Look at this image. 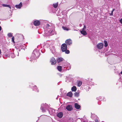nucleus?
Returning <instances> with one entry per match:
<instances>
[{"mask_svg":"<svg viewBox=\"0 0 122 122\" xmlns=\"http://www.w3.org/2000/svg\"><path fill=\"white\" fill-rule=\"evenodd\" d=\"M50 25L47 24L44 26L45 33L46 36L52 35L54 33V28L51 24Z\"/></svg>","mask_w":122,"mask_h":122,"instance_id":"nucleus-1","label":"nucleus"},{"mask_svg":"<svg viewBox=\"0 0 122 122\" xmlns=\"http://www.w3.org/2000/svg\"><path fill=\"white\" fill-rule=\"evenodd\" d=\"M40 54L39 51L36 49H35L33 52L30 58L34 60L36 58H38L39 57Z\"/></svg>","mask_w":122,"mask_h":122,"instance_id":"nucleus-2","label":"nucleus"},{"mask_svg":"<svg viewBox=\"0 0 122 122\" xmlns=\"http://www.w3.org/2000/svg\"><path fill=\"white\" fill-rule=\"evenodd\" d=\"M49 106L46 103L43 104L41 105V109L43 112H45L46 110L49 108Z\"/></svg>","mask_w":122,"mask_h":122,"instance_id":"nucleus-3","label":"nucleus"},{"mask_svg":"<svg viewBox=\"0 0 122 122\" xmlns=\"http://www.w3.org/2000/svg\"><path fill=\"white\" fill-rule=\"evenodd\" d=\"M61 48L62 51L64 52V51L67 49L66 44L65 43L63 44L61 46Z\"/></svg>","mask_w":122,"mask_h":122,"instance_id":"nucleus-4","label":"nucleus"},{"mask_svg":"<svg viewBox=\"0 0 122 122\" xmlns=\"http://www.w3.org/2000/svg\"><path fill=\"white\" fill-rule=\"evenodd\" d=\"M66 45H70L72 44V41L71 39H68L66 41Z\"/></svg>","mask_w":122,"mask_h":122,"instance_id":"nucleus-5","label":"nucleus"},{"mask_svg":"<svg viewBox=\"0 0 122 122\" xmlns=\"http://www.w3.org/2000/svg\"><path fill=\"white\" fill-rule=\"evenodd\" d=\"M34 24L36 26H39L40 24V22L39 20H36L34 21Z\"/></svg>","mask_w":122,"mask_h":122,"instance_id":"nucleus-6","label":"nucleus"},{"mask_svg":"<svg viewBox=\"0 0 122 122\" xmlns=\"http://www.w3.org/2000/svg\"><path fill=\"white\" fill-rule=\"evenodd\" d=\"M50 61L51 62V64L52 65H54L56 63V61L55 59L53 57L51 58Z\"/></svg>","mask_w":122,"mask_h":122,"instance_id":"nucleus-7","label":"nucleus"},{"mask_svg":"<svg viewBox=\"0 0 122 122\" xmlns=\"http://www.w3.org/2000/svg\"><path fill=\"white\" fill-rule=\"evenodd\" d=\"M66 108L69 111H70L72 109V106L69 105H68L66 107Z\"/></svg>","mask_w":122,"mask_h":122,"instance_id":"nucleus-8","label":"nucleus"},{"mask_svg":"<svg viewBox=\"0 0 122 122\" xmlns=\"http://www.w3.org/2000/svg\"><path fill=\"white\" fill-rule=\"evenodd\" d=\"M103 46V44L102 43H101L98 44L97 47L99 49H101L102 48Z\"/></svg>","mask_w":122,"mask_h":122,"instance_id":"nucleus-9","label":"nucleus"},{"mask_svg":"<svg viewBox=\"0 0 122 122\" xmlns=\"http://www.w3.org/2000/svg\"><path fill=\"white\" fill-rule=\"evenodd\" d=\"M64 60V59L61 57H58L57 59V61L58 63L63 61Z\"/></svg>","mask_w":122,"mask_h":122,"instance_id":"nucleus-10","label":"nucleus"},{"mask_svg":"<svg viewBox=\"0 0 122 122\" xmlns=\"http://www.w3.org/2000/svg\"><path fill=\"white\" fill-rule=\"evenodd\" d=\"M57 116L59 118H61L63 116V113L60 112L57 114Z\"/></svg>","mask_w":122,"mask_h":122,"instance_id":"nucleus-11","label":"nucleus"},{"mask_svg":"<svg viewBox=\"0 0 122 122\" xmlns=\"http://www.w3.org/2000/svg\"><path fill=\"white\" fill-rule=\"evenodd\" d=\"M75 107L77 109H80L81 107L77 103H76L74 104Z\"/></svg>","mask_w":122,"mask_h":122,"instance_id":"nucleus-12","label":"nucleus"},{"mask_svg":"<svg viewBox=\"0 0 122 122\" xmlns=\"http://www.w3.org/2000/svg\"><path fill=\"white\" fill-rule=\"evenodd\" d=\"M22 4L21 2H20V4L18 5H15V7L17 8L20 9V8L22 7Z\"/></svg>","mask_w":122,"mask_h":122,"instance_id":"nucleus-13","label":"nucleus"},{"mask_svg":"<svg viewBox=\"0 0 122 122\" xmlns=\"http://www.w3.org/2000/svg\"><path fill=\"white\" fill-rule=\"evenodd\" d=\"M72 94L71 92H70L68 93L67 94V96H69L70 97H71L72 96Z\"/></svg>","mask_w":122,"mask_h":122,"instance_id":"nucleus-14","label":"nucleus"},{"mask_svg":"<svg viewBox=\"0 0 122 122\" xmlns=\"http://www.w3.org/2000/svg\"><path fill=\"white\" fill-rule=\"evenodd\" d=\"M77 89V88L76 86H74L71 88V90L72 92H75Z\"/></svg>","mask_w":122,"mask_h":122,"instance_id":"nucleus-15","label":"nucleus"},{"mask_svg":"<svg viewBox=\"0 0 122 122\" xmlns=\"http://www.w3.org/2000/svg\"><path fill=\"white\" fill-rule=\"evenodd\" d=\"M82 82L81 81H78L77 82V86H78L79 87L82 84Z\"/></svg>","mask_w":122,"mask_h":122,"instance_id":"nucleus-16","label":"nucleus"},{"mask_svg":"<svg viewBox=\"0 0 122 122\" xmlns=\"http://www.w3.org/2000/svg\"><path fill=\"white\" fill-rule=\"evenodd\" d=\"M80 92L79 91H78L74 93L75 96L76 97H78L79 96V94Z\"/></svg>","mask_w":122,"mask_h":122,"instance_id":"nucleus-17","label":"nucleus"},{"mask_svg":"<svg viewBox=\"0 0 122 122\" xmlns=\"http://www.w3.org/2000/svg\"><path fill=\"white\" fill-rule=\"evenodd\" d=\"M81 34L84 35H85L87 34L86 32L85 31L83 30L81 31Z\"/></svg>","mask_w":122,"mask_h":122,"instance_id":"nucleus-18","label":"nucleus"},{"mask_svg":"<svg viewBox=\"0 0 122 122\" xmlns=\"http://www.w3.org/2000/svg\"><path fill=\"white\" fill-rule=\"evenodd\" d=\"M2 5L3 7H7L9 8L10 9H11L10 6L9 5L3 4Z\"/></svg>","mask_w":122,"mask_h":122,"instance_id":"nucleus-19","label":"nucleus"},{"mask_svg":"<svg viewBox=\"0 0 122 122\" xmlns=\"http://www.w3.org/2000/svg\"><path fill=\"white\" fill-rule=\"evenodd\" d=\"M58 70L59 71H61L62 70V67L61 66H58L57 67Z\"/></svg>","mask_w":122,"mask_h":122,"instance_id":"nucleus-20","label":"nucleus"},{"mask_svg":"<svg viewBox=\"0 0 122 122\" xmlns=\"http://www.w3.org/2000/svg\"><path fill=\"white\" fill-rule=\"evenodd\" d=\"M48 111L49 113L50 114H52V112H55V111L54 110H52V109H50Z\"/></svg>","mask_w":122,"mask_h":122,"instance_id":"nucleus-21","label":"nucleus"},{"mask_svg":"<svg viewBox=\"0 0 122 122\" xmlns=\"http://www.w3.org/2000/svg\"><path fill=\"white\" fill-rule=\"evenodd\" d=\"M10 56L12 58H14L15 57V55L14 53H12L10 54Z\"/></svg>","mask_w":122,"mask_h":122,"instance_id":"nucleus-22","label":"nucleus"},{"mask_svg":"<svg viewBox=\"0 0 122 122\" xmlns=\"http://www.w3.org/2000/svg\"><path fill=\"white\" fill-rule=\"evenodd\" d=\"M58 6V3H57L53 4V6L55 8H56Z\"/></svg>","mask_w":122,"mask_h":122,"instance_id":"nucleus-23","label":"nucleus"},{"mask_svg":"<svg viewBox=\"0 0 122 122\" xmlns=\"http://www.w3.org/2000/svg\"><path fill=\"white\" fill-rule=\"evenodd\" d=\"M104 43L105 44V47H107L108 45L107 42V41L105 40L104 41Z\"/></svg>","mask_w":122,"mask_h":122,"instance_id":"nucleus-24","label":"nucleus"},{"mask_svg":"<svg viewBox=\"0 0 122 122\" xmlns=\"http://www.w3.org/2000/svg\"><path fill=\"white\" fill-rule=\"evenodd\" d=\"M34 88L35 89H34V88L33 89V90H35V91H36V90L37 92H38L39 90L37 89V87L36 86H35Z\"/></svg>","mask_w":122,"mask_h":122,"instance_id":"nucleus-25","label":"nucleus"},{"mask_svg":"<svg viewBox=\"0 0 122 122\" xmlns=\"http://www.w3.org/2000/svg\"><path fill=\"white\" fill-rule=\"evenodd\" d=\"M64 52H65V53L66 54H68L70 53L69 51L68 50H67V49L66 50L64 51Z\"/></svg>","mask_w":122,"mask_h":122,"instance_id":"nucleus-26","label":"nucleus"},{"mask_svg":"<svg viewBox=\"0 0 122 122\" xmlns=\"http://www.w3.org/2000/svg\"><path fill=\"white\" fill-rule=\"evenodd\" d=\"M53 47V48H54V49L52 50L51 49H51H50V50H51V51L52 52V53H54L55 52V50L54 49V46H53L52 47Z\"/></svg>","mask_w":122,"mask_h":122,"instance_id":"nucleus-27","label":"nucleus"},{"mask_svg":"<svg viewBox=\"0 0 122 122\" xmlns=\"http://www.w3.org/2000/svg\"><path fill=\"white\" fill-rule=\"evenodd\" d=\"M71 67L70 66H69L66 67V69L69 70L71 69Z\"/></svg>","mask_w":122,"mask_h":122,"instance_id":"nucleus-28","label":"nucleus"},{"mask_svg":"<svg viewBox=\"0 0 122 122\" xmlns=\"http://www.w3.org/2000/svg\"><path fill=\"white\" fill-rule=\"evenodd\" d=\"M8 36L9 37H10L12 36V34L11 33H9L8 34Z\"/></svg>","mask_w":122,"mask_h":122,"instance_id":"nucleus-29","label":"nucleus"},{"mask_svg":"<svg viewBox=\"0 0 122 122\" xmlns=\"http://www.w3.org/2000/svg\"><path fill=\"white\" fill-rule=\"evenodd\" d=\"M62 28L63 29H64V30H68V29L66 28L65 27H64V26H62Z\"/></svg>","mask_w":122,"mask_h":122,"instance_id":"nucleus-30","label":"nucleus"},{"mask_svg":"<svg viewBox=\"0 0 122 122\" xmlns=\"http://www.w3.org/2000/svg\"><path fill=\"white\" fill-rule=\"evenodd\" d=\"M41 51L42 53H44L45 52V50L44 49H43L41 50Z\"/></svg>","mask_w":122,"mask_h":122,"instance_id":"nucleus-31","label":"nucleus"},{"mask_svg":"<svg viewBox=\"0 0 122 122\" xmlns=\"http://www.w3.org/2000/svg\"><path fill=\"white\" fill-rule=\"evenodd\" d=\"M14 37H12V41L14 43Z\"/></svg>","mask_w":122,"mask_h":122,"instance_id":"nucleus-32","label":"nucleus"},{"mask_svg":"<svg viewBox=\"0 0 122 122\" xmlns=\"http://www.w3.org/2000/svg\"><path fill=\"white\" fill-rule=\"evenodd\" d=\"M41 47H42V46L41 45H39V46H37V48L38 49H40L41 48Z\"/></svg>","mask_w":122,"mask_h":122,"instance_id":"nucleus-33","label":"nucleus"},{"mask_svg":"<svg viewBox=\"0 0 122 122\" xmlns=\"http://www.w3.org/2000/svg\"><path fill=\"white\" fill-rule=\"evenodd\" d=\"M113 12L112 11L111 12L110 14V15L111 16H112L113 15Z\"/></svg>","mask_w":122,"mask_h":122,"instance_id":"nucleus-34","label":"nucleus"},{"mask_svg":"<svg viewBox=\"0 0 122 122\" xmlns=\"http://www.w3.org/2000/svg\"><path fill=\"white\" fill-rule=\"evenodd\" d=\"M95 122H99V121L98 119H96L95 120Z\"/></svg>","mask_w":122,"mask_h":122,"instance_id":"nucleus-35","label":"nucleus"},{"mask_svg":"<svg viewBox=\"0 0 122 122\" xmlns=\"http://www.w3.org/2000/svg\"><path fill=\"white\" fill-rule=\"evenodd\" d=\"M120 22L122 24V18H121L120 20H119Z\"/></svg>","mask_w":122,"mask_h":122,"instance_id":"nucleus-36","label":"nucleus"},{"mask_svg":"<svg viewBox=\"0 0 122 122\" xmlns=\"http://www.w3.org/2000/svg\"><path fill=\"white\" fill-rule=\"evenodd\" d=\"M93 114H92L91 116V118H93Z\"/></svg>","mask_w":122,"mask_h":122,"instance_id":"nucleus-37","label":"nucleus"},{"mask_svg":"<svg viewBox=\"0 0 122 122\" xmlns=\"http://www.w3.org/2000/svg\"><path fill=\"white\" fill-rule=\"evenodd\" d=\"M115 10V9H113L112 10V11L113 12V11Z\"/></svg>","mask_w":122,"mask_h":122,"instance_id":"nucleus-38","label":"nucleus"},{"mask_svg":"<svg viewBox=\"0 0 122 122\" xmlns=\"http://www.w3.org/2000/svg\"><path fill=\"white\" fill-rule=\"evenodd\" d=\"M1 30V27L0 26V31Z\"/></svg>","mask_w":122,"mask_h":122,"instance_id":"nucleus-39","label":"nucleus"},{"mask_svg":"<svg viewBox=\"0 0 122 122\" xmlns=\"http://www.w3.org/2000/svg\"><path fill=\"white\" fill-rule=\"evenodd\" d=\"M121 73L122 74V71L121 72Z\"/></svg>","mask_w":122,"mask_h":122,"instance_id":"nucleus-40","label":"nucleus"},{"mask_svg":"<svg viewBox=\"0 0 122 122\" xmlns=\"http://www.w3.org/2000/svg\"><path fill=\"white\" fill-rule=\"evenodd\" d=\"M23 46H24L25 45L24 44L23 45Z\"/></svg>","mask_w":122,"mask_h":122,"instance_id":"nucleus-41","label":"nucleus"}]
</instances>
